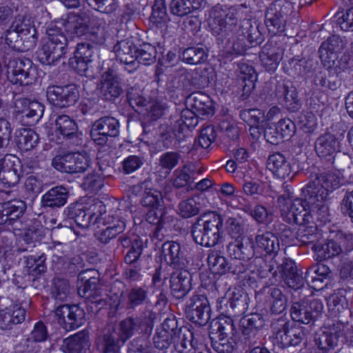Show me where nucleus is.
<instances>
[{
    "mask_svg": "<svg viewBox=\"0 0 353 353\" xmlns=\"http://www.w3.org/2000/svg\"><path fill=\"white\" fill-rule=\"evenodd\" d=\"M342 185V179L336 171H324L311 176L310 181L303 188V193L312 210L321 219L328 216V208L325 201L330 193Z\"/></svg>",
    "mask_w": 353,
    "mask_h": 353,
    "instance_id": "1",
    "label": "nucleus"
},
{
    "mask_svg": "<svg viewBox=\"0 0 353 353\" xmlns=\"http://www.w3.org/2000/svg\"><path fill=\"white\" fill-rule=\"evenodd\" d=\"M223 222L222 216L214 212L200 215L191 229L195 243L204 247L216 245L221 237Z\"/></svg>",
    "mask_w": 353,
    "mask_h": 353,
    "instance_id": "2",
    "label": "nucleus"
},
{
    "mask_svg": "<svg viewBox=\"0 0 353 353\" xmlns=\"http://www.w3.org/2000/svg\"><path fill=\"white\" fill-rule=\"evenodd\" d=\"M314 343L323 353H328L336 347L353 344V330L341 322L334 323L316 333Z\"/></svg>",
    "mask_w": 353,
    "mask_h": 353,
    "instance_id": "3",
    "label": "nucleus"
},
{
    "mask_svg": "<svg viewBox=\"0 0 353 353\" xmlns=\"http://www.w3.org/2000/svg\"><path fill=\"white\" fill-rule=\"evenodd\" d=\"M290 208H292L294 212V220L292 223H294L302 226L299 230L298 236L300 241L303 243H307L313 241V234L307 233V230L305 228L307 225L310 229L312 233L316 230V227L310 224H314V216H316L317 219L321 221H326L327 218L321 219L317 214L316 210H312V206L308 203L307 199L303 200L301 199H295L291 203Z\"/></svg>",
    "mask_w": 353,
    "mask_h": 353,
    "instance_id": "4",
    "label": "nucleus"
},
{
    "mask_svg": "<svg viewBox=\"0 0 353 353\" xmlns=\"http://www.w3.org/2000/svg\"><path fill=\"white\" fill-rule=\"evenodd\" d=\"M272 328L277 343L283 347L296 346L305 337L303 327L284 318L274 320Z\"/></svg>",
    "mask_w": 353,
    "mask_h": 353,
    "instance_id": "5",
    "label": "nucleus"
},
{
    "mask_svg": "<svg viewBox=\"0 0 353 353\" xmlns=\"http://www.w3.org/2000/svg\"><path fill=\"white\" fill-rule=\"evenodd\" d=\"M172 335L173 345L179 353H195L196 343L193 341V333L186 327L177 328V321L174 318H167L159 328Z\"/></svg>",
    "mask_w": 353,
    "mask_h": 353,
    "instance_id": "6",
    "label": "nucleus"
},
{
    "mask_svg": "<svg viewBox=\"0 0 353 353\" xmlns=\"http://www.w3.org/2000/svg\"><path fill=\"white\" fill-rule=\"evenodd\" d=\"M105 206L99 199H94L93 203L88 209V212L83 209L81 203L70 204L64 210V214L68 219H72L77 225L82 228H86L90 225L92 216H96V219L103 216Z\"/></svg>",
    "mask_w": 353,
    "mask_h": 353,
    "instance_id": "7",
    "label": "nucleus"
},
{
    "mask_svg": "<svg viewBox=\"0 0 353 353\" xmlns=\"http://www.w3.org/2000/svg\"><path fill=\"white\" fill-rule=\"evenodd\" d=\"M26 209V203L19 199L0 203V225H10L15 234L21 235L23 229L20 226L22 223L19 218L23 214Z\"/></svg>",
    "mask_w": 353,
    "mask_h": 353,
    "instance_id": "8",
    "label": "nucleus"
},
{
    "mask_svg": "<svg viewBox=\"0 0 353 353\" xmlns=\"http://www.w3.org/2000/svg\"><path fill=\"white\" fill-rule=\"evenodd\" d=\"M323 310L321 301L312 299L294 303L290 309V315L294 321L307 325L314 321Z\"/></svg>",
    "mask_w": 353,
    "mask_h": 353,
    "instance_id": "9",
    "label": "nucleus"
},
{
    "mask_svg": "<svg viewBox=\"0 0 353 353\" xmlns=\"http://www.w3.org/2000/svg\"><path fill=\"white\" fill-rule=\"evenodd\" d=\"M119 121L112 117H103L95 121L92 126L90 136L92 139L99 145L107 143L109 138L116 137L119 134Z\"/></svg>",
    "mask_w": 353,
    "mask_h": 353,
    "instance_id": "10",
    "label": "nucleus"
},
{
    "mask_svg": "<svg viewBox=\"0 0 353 353\" xmlns=\"http://www.w3.org/2000/svg\"><path fill=\"white\" fill-rule=\"evenodd\" d=\"M48 101L58 108H67L74 105L79 98V90L74 84L64 86L51 85L47 88Z\"/></svg>",
    "mask_w": 353,
    "mask_h": 353,
    "instance_id": "11",
    "label": "nucleus"
},
{
    "mask_svg": "<svg viewBox=\"0 0 353 353\" xmlns=\"http://www.w3.org/2000/svg\"><path fill=\"white\" fill-rule=\"evenodd\" d=\"M52 165L62 172H82L89 167V160L80 153H66L55 156L52 160Z\"/></svg>",
    "mask_w": 353,
    "mask_h": 353,
    "instance_id": "12",
    "label": "nucleus"
},
{
    "mask_svg": "<svg viewBox=\"0 0 353 353\" xmlns=\"http://www.w3.org/2000/svg\"><path fill=\"white\" fill-rule=\"evenodd\" d=\"M210 306L203 294H194L188 301L185 313L187 318L199 325H205L210 319Z\"/></svg>",
    "mask_w": 353,
    "mask_h": 353,
    "instance_id": "13",
    "label": "nucleus"
},
{
    "mask_svg": "<svg viewBox=\"0 0 353 353\" xmlns=\"http://www.w3.org/2000/svg\"><path fill=\"white\" fill-rule=\"evenodd\" d=\"M22 165L15 155L6 154L0 159V181L8 187L14 186L20 180Z\"/></svg>",
    "mask_w": 353,
    "mask_h": 353,
    "instance_id": "14",
    "label": "nucleus"
},
{
    "mask_svg": "<svg viewBox=\"0 0 353 353\" xmlns=\"http://www.w3.org/2000/svg\"><path fill=\"white\" fill-rule=\"evenodd\" d=\"M291 3L285 0L272 3L265 12V24L271 32L280 30L285 21Z\"/></svg>",
    "mask_w": 353,
    "mask_h": 353,
    "instance_id": "15",
    "label": "nucleus"
},
{
    "mask_svg": "<svg viewBox=\"0 0 353 353\" xmlns=\"http://www.w3.org/2000/svg\"><path fill=\"white\" fill-rule=\"evenodd\" d=\"M99 89L103 99L114 100L123 93L121 79L114 71L108 69L101 74Z\"/></svg>",
    "mask_w": 353,
    "mask_h": 353,
    "instance_id": "16",
    "label": "nucleus"
},
{
    "mask_svg": "<svg viewBox=\"0 0 353 353\" xmlns=\"http://www.w3.org/2000/svg\"><path fill=\"white\" fill-rule=\"evenodd\" d=\"M275 95L288 110L297 111L301 106L296 87L289 80L279 81L275 88Z\"/></svg>",
    "mask_w": 353,
    "mask_h": 353,
    "instance_id": "17",
    "label": "nucleus"
},
{
    "mask_svg": "<svg viewBox=\"0 0 353 353\" xmlns=\"http://www.w3.org/2000/svg\"><path fill=\"white\" fill-rule=\"evenodd\" d=\"M345 43L337 35H332L323 42L319 52L323 65L327 68H332L338 57L337 54L345 48Z\"/></svg>",
    "mask_w": 353,
    "mask_h": 353,
    "instance_id": "18",
    "label": "nucleus"
},
{
    "mask_svg": "<svg viewBox=\"0 0 353 353\" xmlns=\"http://www.w3.org/2000/svg\"><path fill=\"white\" fill-rule=\"evenodd\" d=\"M97 16L87 12L70 14L64 23L65 30L77 37L88 33Z\"/></svg>",
    "mask_w": 353,
    "mask_h": 353,
    "instance_id": "19",
    "label": "nucleus"
},
{
    "mask_svg": "<svg viewBox=\"0 0 353 353\" xmlns=\"http://www.w3.org/2000/svg\"><path fill=\"white\" fill-rule=\"evenodd\" d=\"M162 254L168 265L176 269H183L190 265V259L185 255L179 243L166 241L161 247Z\"/></svg>",
    "mask_w": 353,
    "mask_h": 353,
    "instance_id": "20",
    "label": "nucleus"
},
{
    "mask_svg": "<svg viewBox=\"0 0 353 353\" xmlns=\"http://www.w3.org/2000/svg\"><path fill=\"white\" fill-rule=\"evenodd\" d=\"M228 297H221L218 299V307L223 309L226 308V312H231L234 315L239 316L245 313L248 309V295L240 290L236 292H228Z\"/></svg>",
    "mask_w": 353,
    "mask_h": 353,
    "instance_id": "21",
    "label": "nucleus"
},
{
    "mask_svg": "<svg viewBox=\"0 0 353 353\" xmlns=\"http://www.w3.org/2000/svg\"><path fill=\"white\" fill-rule=\"evenodd\" d=\"M347 242L345 239H341L339 241L330 240L325 243L314 244L312 247L318 261L331 259L334 256L343 255L346 251H350L352 248L345 247Z\"/></svg>",
    "mask_w": 353,
    "mask_h": 353,
    "instance_id": "22",
    "label": "nucleus"
},
{
    "mask_svg": "<svg viewBox=\"0 0 353 353\" xmlns=\"http://www.w3.org/2000/svg\"><path fill=\"white\" fill-rule=\"evenodd\" d=\"M90 347L88 332L83 330L65 339L61 350L65 353H86Z\"/></svg>",
    "mask_w": 353,
    "mask_h": 353,
    "instance_id": "23",
    "label": "nucleus"
},
{
    "mask_svg": "<svg viewBox=\"0 0 353 353\" xmlns=\"http://www.w3.org/2000/svg\"><path fill=\"white\" fill-rule=\"evenodd\" d=\"M228 254L234 259L248 261L253 258L256 251L252 239L238 240L230 243L227 246Z\"/></svg>",
    "mask_w": 353,
    "mask_h": 353,
    "instance_id": "24",
    "label": "nucleus"
},
{
    "mask_svg": "<svg viewBox=\"0 0 353 353\" xmlns=\"http://www.w3.org/2000/svg\"><path fill=\"white\" fill-rule=\"evenodd\" d=\"M180 270L173 273L170 279L172 294L178 299L183 298L192 288L191 274L185 268Z\"/></svg>",
    "mask_w": 353,
    "mask_h": 353,
    "instance_id": "25",
    "label": "nucleus"
},
{
    "mask_svg": "<svg viewBox=\"0 0 353 353\" xmlns=\"http://www.w3.org/2000/svg\"><path fill=\"white\" fill-rule=\"evenodd\" d=\"M68 194L66 188L62 185L53 187L43 195L42 206L50 208H61L66 203Z\"/></svg>",
    "mask_w": 353,
    "mask_h": 353,
    "instance_id": "26",
    "label": "nucleus"
},
{
    "mask_svg": "<svg viewBox=\"0 0 353 353\" xmlns=\"http://www.w3.org/2000/svg\"><path fill=\"white\" fill-rule=\"evenodd\" d=\"M339 149V141L330 133L321 135L315 142L316 152L319 157L323 158L332 156Z\"/></svg>",
    "mask_w": 353,
    "mask_h": 353,
    "instance_id": "27",
    "label": "nucleus"
},
{
    "mask_svg": "<svg viewBox=\"0 0 353 353\" xmlns=\"http://www.w3.org/2000/svg\"><path fill=\"white\" fill-rule=\"evenodd\" d=\"M15 105L23 117L32 119V122L38 121L42 117L44 111L41 103L27 98L17 99Z\"/></svg>",
    "mask_w": 353,
    "mask_h": 353,
    "instance_id": "28",
    "label": "nucleus"
},
{
    "mask_svg": "<svg viewBox=\"0 0 353 353\" xmlns=\"http://www.w3.org/2000/svg\"><path fill=\"white\" fill-rule=\"evenodd\" d=\"M268 167L275 176L283 179L290 177L292 172L290 163L280 152L272 154L268 157Z\"/></svg>",
    "mask_w": 353,
    "mask_h": 353,
    "instance_id": "29",
    "label": "nucleus"
},
{
    "mask_svg": "<svg viewBox=\"0 0 353 353\" xmlns=\"http://www.w3.org/2000/svg\"><path fill=\"white\" fill-rule=\"evenodd\" d=\"M265 291L267 294L266 301L270 305V312L274 314L282 313L288 305L287 296L276 287L267 288Z\"/></svg>",
    "mask_w": 353,
    "mask_h": 353,
    "instance_id": "30",
    "label": "nucleus"
},
{
    "mask_svg": "<svg viewBox=\"0 0 353 353\" xmlns=\"http://www.w3.org/2000/svg\"><path fill=\"white\" fill-rule=\"evenodd\" d=\"M285 283L290 288L299 290L304 285V279L298 273L295 264L292 261H286L280 266Z\"/></svg>",
    "mask_w": 353,
    "mask_h": 353,
    "instance_id": "31",
    "label": "nucleus"
},
{
    "mask_svg": "<svg viewBox=\"0 0 353 353\" xmlns=\"http://www.w3.org/2000/svg\"><path fill=\"white\" fill-rule=\"evenodd\" d=\"M26 318V310L20 307H15L13 310L6 308L0 310V329L8 330L13 325L21 323Z\"/></svg>",
    "mask_w": 353,
    "mask_h": 353,
    "instance_id": "32",
    "label": "nucleus"
},
{
    "mask_svg": "<svg viewBox=\"0 0 353 353\" xmlns=\"http://www.w3.org/2000/svg\"><path fill=\"white\" fill-rule=\"evenodd\" d=\"M126 341L115 329H108L101 338L103 353H117Z\"/></svg>",
    "mask_w": 353,
    "mask_h": 353,
    "instance_id": "33",
    "label": "nucleus"
},
{
    "mask_svg": "<svg viewBox=\"0 0 353 353\" xmlns=\"http://www.w3.org/2000/svg\"><path fill=\"white\" fill-rule=\"evenodd\" d=\"M258 252L264 251L267 254H275L279 250V242L278 238L270 232L258 234L254 238Z\"/></svg>",
    "mask_w": 353,
    "mask_h": 353,
    "instance_id": "34",
    "label": "nucleus"
},
{
    "mask_svg": "<svg viewBox=\"0 0 353 353\" xmlns=\"http://www.w3.org/2000/svg\"><path fill=\"white\" fill-rule=\"evenodd\" d=\"M235 333L234 321L229 317L214 320L209 327V335H219V336H227L231 339Z\"/></svg>",
    "mask_w": 353,
    "mask_h": 353,
    "instance_id": "35",
    "label": "nucleus"
},
{
    "mask_svg": "<svg viewBox=\"0 0 353 353\" xmlns=\"http://www.w3.org/2000/svg\"><path fill=\"white\" fill-rule=\"evenodd\" d=\"M203 170L196 169L193 165H185L181 169L176 170L173 173L172 185L176 188H182L188 185L195 174H201Z\"/></svg>",
    "mask_w": 353,
    "mask_h": 353,
    "instance_id": "36",
    "label": "nucleus"
},
{
    "mask_svg": "<svg viewBox=\"0 0 353 353\" xmlns=\"http://www.w3.org/2000/svg\"><path fill=\"white\" fill-rule=\"evenodd\" d=\"M330 272V269L327 265L316 263L307 269L305 278L308 283L312 285L313 288H321L319 284L322 283Z\"/></svg>",
    "mask_w": 353,
    "mask_h": 353,
    "instance_id": "37",
    "label": "nucleus"
},
{
    "mask_svg": "<svg viewBox=\"0 0 353 353\" xmlns=\"http://www.w3.org/2000/svg\"><path fill=\"white\" fill-rule=\"evenodd\" d=\"M148 288L146 285L134 286L127 291L126 307L134 310L137 307L148 303Z\"/></svg>",
    "mask_w": 353,
    "mask_h": 353,
    "instance_id": "38",
    "label": "nucleus"
},
{
    "mask_svg": "<svg viewBox=\"0 0 353 353\" xmlns=\"http://www.w3.org/2000/svg\"><path fill=\"white\" fill-rule=\"evenodd\" d=\"M243 8H246L243 4L229 8L225 11L224 18L219 21L221 29H224L225 32L232 31L238 21L243 17Z\"/></svg>",
    "mask_w": 353,
    "mask_h": 353,
    "instance_id": "39",
    "label": "nucleus"
},
{
    "mask_svg": "<svg viewBox=\"0 0 353 353\" xmlns=\"http://www.w3.org/2000/svg\"><path fill=\"white\" fill-rule=\"evenodd\" d=\"M188 101L198 114L203 116H210L214 114L208 96L201 92H196L190 94Z\"/></svg>",
    "mask_w": 353,
    "mask_h": 353,
    "instance_id": "40",
    "label": "nucleus"
},
{
    "mask_svg": "<svg viewBox=\"0 0 353 353\" xmlns=\"http://www.w3.org/2000/svg\"><path fill=\"white\" fill-rule=\"evenodd\" d=\"M282 50L279 48H264L260 54L262 65L267 71H275L282 59Z\"/></svg>",
    "mask_w": 353,
    "mask_h": 353,
    "instance_id": "41",
    "label": "nucleus"
},
{
    "mask_svg": "<svg viewBox=\"0 0 353 353\" xmlns=\"http://www.w3.org/2000/svg\"><path fill=\"white\" fill-rule=\"evenodd\" d=\"M135 47L130 41H121L114 46L116 57L121 63L128 65H135Z\"/></svg>",
    "mask_w": 353,
    "mask_h": 353,
    "instance_id": "42",
    "label": "nucleus"
},
{
    "mask_svg": "<svg viewBox=\"0 0 353 353\" xmlns=\"http://www.w3.org/2000/svg\"><path fill=\"white\" fill-rule=\"evenodd\" d=\"M21 52H26L36 46L38 39L37 31L33 26L23 20H21Z\"/></svg>",
    "mask_w": 353,
    "mask_h": 353,
    "instance_id": "43",
    "label": "nucleus"
},
{
    "mask_svg": "<svg viewBox=\"0 0 353 353\" xmlns=\"http://www.w3.org/2000/svg\"><path fill=\"white\" fill-rule=\"evenodd\" d=\"M88 33L92 42L99 46L104 45L108 34L104 19L97 17Z\"/></svg>",
    "mask_w": 353,
    "mask_h": 353,
    "instance_id": "44",
    "label": "nucleus"
},
{
    "mask_svg": "<svg viewBox=\"0 0 353 353\" xmlns=\"http://www.w3.org/2000/svg\"><path fill=\"white\" fill-rule=\"evenodd\" d=\"M30 59L25 60L24 67L13 73V79H8L12 83L19 85H27L32 83L34 79L35 69Z\"/></svg>",
    "mask_w": 353,
    "mask_h": 353,
    "instance_id": "45",
    "label": "nucleus"
},
{
    "mask_svg": "<svg viewBox=\"0 0 353 353\" xmlns=\"http://www.w3.org/2000/svg\"><path fill=\"white\" fill-rule=\"evenodd\" d=\"M203 0H172L170 9L172 14L178 17L185 16L198 9Z\"/></svg>",
    "mask_w": 353,
    "mask_h": 353,
    "instance_id": "46",
    "label": "nucleus"
},
{
    "mask_svg": "<svg viewBox=\"0 0 353 353\" xmlns=\"http://www.w3.org/2000/svg\"><path fill=\"white\" fill-rule=\"evenodd\" d=\"M63 57L59 48L44 41L37 51V58L43 65H53Z\"/></svg>",
    "mask_w": 353,
    "mask_h": 353,
    "instance_id": "47",
    "label": "nucleus"
},
{
    "mask_svg": "<svg viewBox=\"0 0 353 353\" xmlns=\"http://www.w3.org/2000/svg\"><path fill=\"white\" fill-rule=\"evenodd\" d=\"M21 19H15L11 26L4 32V40L6 44L12 49L21 52Z\"/></svg>",
    "mask_w": 353,
    "mask_h": 353,
    "instance_id": "48",
    "label": "nucleus"
},
{
    "mask_svg": "<svg viewBox=\"0 0 353 353\" xmlns=\"http://www.w3.org/2000/svg\"><path fill=\"white\" fill-rule=\"evenodd\" d=\"M47 37L45 42L57 46L63 56L67 52L68 39L62 30L57 27H48L46 30Z\"/></svg>",
    "mask_w": 353,
    "mask_h": 353,
    "instance_id": "49",
    "label": "nucleus"
},
{
    "mask_svg": "<svg viewBox=\"0 0 353 353\" xmlns=\"http://www.w3.org/2000/svg\"><path fill=\"white\" fill-rule=\"evenodd\" d=\"M156 318L157 313L153 311L152 305L147 304L145 308L141 311L139 316L135 318L141 332L145 334H150Z\"/></svg>",
    "mask_w": 353,
    "mask_h": 353,
    "instance_id": "50",
    "label": "nucleus"
},
{
    "mask_svg": "<svg viewBox=\"0 0 353 353\" xmlns=\"http://www.w3.org/2000/svg\"><path fill=\"white\" fill-rule=\"evenodd\" d=\"M207 58V49L203 46L190 47L185 49L182 53V60L191 65L202 63Z\"/></svg>",
    "mask_w": 353,
    "mask_h": 353,
    "instance_id": "51",
    "label": "nucleus"
},
{
    "mask_svg": "<svg viewBox=\"0 0 353 353\" xmlns=\"http://www.w3.org/2000/svg\"><path fill=\"white\" fill-rule=\"evenodd\" d=\"M39 140V135L34 130L30 128H23L19 130L17 136V145L20 149L28 151L38 144Z\"/></svg>",
    "mask_w": 353,
    "mask_h": 353,
    "instance_id": "52",
    "label": "nucleus"
},
{
    "mask_svg": "<svg viewBox=\"0 0 353 353\" xmlns=\"http://www.w3.org/2000/svg\"><path fill=\"white\" fill-rule=\"evenodd\" d=\"M77 130L75 121L68 115H59L55 120V132H59L63 137H72L75 134Z\"/></svg>",
    "mask_w": 353,
    "mask_h": 353,
    "instance_id": "53",
    "label": "nucleus"
},
{
    "mask_svg": "<svg viewBox=\"0 0 353 353\" xmlns=\"http://www.w3.org/2000/svg\"><path fill=\"white\" fill-rule=\"evenodd\" d=\"M208 263L210 269L216 274H224L227 273L229 265L228 259L221 255L218 251H211L208 256Z\"/></svg>",
    "mask_w": 353,
    "mask_h": 353,
    "instance_id": "54",
    "label": "nucleus"
},
{
    "mask_svg": "<svg viewBox=\"0 0 353 353\" xmlns=\"http://www.w3.org/2000/svg\"><path fill=\"white\" fill-rule=\"evenodd\" d=\"M70 293L68 281L62 278H54L51 287V294L55 301H66Z\"/></svg>",
    "mask_w": 353,
    "mask_h": 353,
    "instance_id": "55",
    "label": "nucleus"
},
{
    "mask_svg": "<svg viewBox=\"0 0 353 353\" xmlns=\"http://www.w3.org/2000/svg\"><path fill=\"white\" fill-rule=\"evenodd\" d=\"M135 52V61L144 65H150L154 63L157 56V50L154 46L149 43H143L137 48Z\"/></svg>",
    "mask_w": 353,
    "mask_h": 353,
    "instance_id": "56",
    "label": "nucleus"
},
{
    "mask_svg": "<svg viewBox=\"0 0 353 353\" xmlns=\"http://www.w3.org/2000/svg\"><path fill=\"white\" fill-rule=\"evenodd\" d=\"M212 348L218 353H232L234 350V341L230 337L209 335Z\"/></svg>",
    "mask_w": 353,
    "mask_h": 353,
    "instance_id": "57",
    "label": "nucleus"
},
{
    "mask_svg": "<svg viewBox=\"0 0 353 353\" xmlns=\"http://www.w3.org/2000/svg\"><path fill=\"white\" fill-rule=\"evenodd\" d=\"M85 313L83 309L77 305H71V311L67 319L65 330H74L85 323Z\"/></svg>",
    "mask_w": 353,
    "mask_h": 353,
    "instance_id": "58",
    "label": "nucleus"
},
{
    "mask_svg": "<svg viewBox=\"0 0 353 353\" xmlns=\"http://www.w3.org/2000/svg\"><path fill=\"white\" fill-rule=\"evenodd\" d=\"M261 335L257 331L242 328V336L241 342L243 345V349L248 353L252 348L260 347Z\"/></svg>",
    "mask_w": 353,
    "mask_h": 353,
    "instance_id": "59",
    "label": "nucleus"
},
{
    "mask_svg": "<svg viewBox=\"0 0 353 353\" xmlns=\"http://www.w3.org/2000/svg\"><path fill=\"white\" fill-rule=\"evenodd\" d=\"M181 80L183 82V85L187 89H190L192 86L195 88L204 87L208 84V80L203 77L198 70H194L181 76Z\"/></svg>",
    "mask_w": 353,
    "mask_h": 353,
    "instance_id": "60",
    "label": "nucleus"
},
{
    "mask_svg": "<svg viewBox=\"0 0 353 353\" xmlns=\"http://www.w3.org/2000/svg\"><path fill=\"white\" fill-rule=\"evenodd\" d=\"M339 272L341 279H353V248L341 256Z\"/></svg>",
    "mask_w": 353,
    "mask_h": 353,
    "instance_id": "61",
    "label": "nucleus"
},
{
    "mask_svg": "<svg viewBox=\"0 0 353 353\" xmlns=\"http://www.w3.org/2000/svg\"><path fill=\"white\" fill-rule=\"evenodd\" d=\"M137 331H140V328L137 325L136 319L128 317L119 323L117 332L127 341Z\"/></svg>",
    "mask_w": 353,
    "mask_h": 353,
    "instance_id": "62",
    "label": "nucleus"
},
{
    "mask_svg": "<svg viewBox=\"0 0 353 353\" xmlns=\"http://www.w3.org/2000/svg\"><path fill=\"white\" fill-rule=\"evenodd\" d=\"M141 204L144 207H162L163 199L162 194L156 189H146L141 199Z\"/></svg>",
    "mask_w": 353,
    "mask_h": 353,
    "instance_id": "63",
    "label": "nucleus"
},
{
    "mask_svg": "<svg viewBox=\"0 0 353 353\" xmlns=\"http://www.w3.org/2000/svg\"><path fill=\"white\" fill-rule=\"evenodd\" d=\"M334 18L336 23L344 31H353V7L347 9L345 11H339L336 13Z\"/></svg>",
    "mask_w": 353,
    "mask_h": 353,
    "instance_id": "64",
    "label": "nucleus"
}]
</instances>
